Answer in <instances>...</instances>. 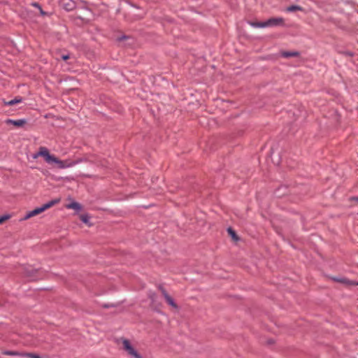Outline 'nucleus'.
I'll return each instance as SVG.
<instances>
[{
    "label": "nucleus",
    "mask_w": 358,
    "mask_h": 358,
    "mask_svg": "<svg viewBox=\"0 0 358 358\" xmlns=\"http://www.w3.org/2000/svg\"><path fill=\"white\" fill-rule=\"evenodd\" d=\"M299 55V52L298 51H282L280 52V56L284 58L298 57Z\"/></svg>",
    "instance_id": "obj_9"
},
{
    "label": "nucleus",
    "mask_w": 358,
    "mask_h": 358,
    "mask_svg": "<svg viewBox=\"0 0 358 358\" xmlns=\"http://www.w3.org/2000/svg\"><path fill=\"white\" fill-rule=\"evenodd\" d=\"M5 355H17V352H14V351H6L4 352Z\"/></svg>",
    "instance_id": "obj_17"
},
{
    "label": "nucleus",
    "mask_w": 358,
    "mask_h": 358,
    "mask_svg": "<svg viewBox=\"0 0 358 358\" xmlns=\"http://www.w3.org/2000/svg\"><path fill=\"white\" fill-rule=\"evenodd\" d=\"M59 201V199H54V200L50 201L49 202L43 204L41 207H38V208L34 209L33 210L29 211L24 216V220H27L34 215H36L43 212L46 209H48V208L53 206L55 204L57 203Z\"/></svg>",
    "instance_id": "obj_2"
},
{
    "label": "nucleus",
    "mask_w": 358,
    "mask_h": 358,
    "mask_svg": "<svg viewBox=\"0 0 358 358\" xmlns=\"http://www.w3.org/2000/svg\"><path fill=\"white\" fill-rule=\"evenodd\" d=\"M25 119L12 120L8 119L6 120L7 124H13L16 127H22L26 123Z\"/></svg>",
    "instance_id": "obj_8"
},
{
    "label": "nucleus",
    "mask_w": 358,
    "mask_h": 358,
    "mask_svg": "<svg viewBox=\"0 0 358 358\" xmlns=\"http://www.w3.org/2000/svg\"><path fill=\"white\" fill-rule=\"evenodd\" d=\"M39 11H40V13L41 14V15H45L47 13L45 12H44L42 9V8L41 7V9H38Z\"/></svg>",
    "instance_id": "obj_20"
},
{
    "label": "nucleus",
    "mask_w": 358,
    "mask_h": 358,
    "mask_svg": "<svg viewBox=\"0 0 358 358\" xmlns=\"http://www.w3.org/2000/svg\"><path fill=\"white\" fill-rule=\"evenodd\" d=\"M354 200L358 202V196L357 197H355Z\"/></svg>",
    "instance_id": "obj_23"
},
{
    "label": "nucleus",
    "mask_w": 358,
    "mask_h": 358,
    "mask_svg": "<svg viewBox=\"0 0 358 358\" xmlns=\"http://www.w3.org/2000/svg\"><path fill=\"white\" fill-rule=\"evenodd\" d=\"M67 208L74 209L76 211H80L82 208L81 205L76 201H73L71 203L67 205Z\"/></svg>",
    "instance_id": "obj_10"
},
{
    "label": "nucleus",
    "mask_w": 358,
    "mask_h": 358,
    "mask_svg": "<svg viewBox=\"0 0 358 358\" xmlns=\"http://www.w3.org/2000/svg\"><path fill=\"white\" fill-rule=\"evenodd\" d=\"M38 156L43 157L48 163H52V160L54 159L55 156L52 155H50L48 150V149L45 147H41L39 148V151L34 155V158L36 159Z\"/></svg>",
    "instance_id": "obj_4"
},
{
    "label": "nucleus",
    "mask_w": 358,
    "mask_h": 358,
    "mask_svg": "<svg viewBox=\"0 0 358 358\" xmlns=\"http://www.w3.org/2000/svg\"><path fill=\"white\" fill-rule=\"evenodd\" d=\"M124 38H127V36H122L120 37V38H118V40H119V41H122V40H123V39H124Z\"/></svg>",
    "instance_id": "obj_22"
},
{
    "label": "nucleus",
    "mask_w": 358,
    "mask_h": 358,
    "mask_svg": "<svg viewBox=\"0 0 358 358\" xmlns=\"http://www.w3.org/2000/svg\"><path fill=\"white\" fill-rule=\"evenodd\" d=\"M283 19L282 17L270 18L264 22H250L249 24L254 28H265L268 27L277 26L282 24Z\"/></svg>",
    "instance_id": "obj_1"
},
{
    "label": "nucleus",
    "mask_w": 358,
    "mask_h": 358,
    "mask_svg": "<svg viewBox=\"0 0 358 358\" xmlns=\"http://www.w3.org/2000/svg\"><path fill=\"white\" fill-rule=\"evenodd\" d=\"M161 290H162V293L164 297V299H166V302L171 306H172L173 308H178V306L176 305V303H175L172 297H171L169 294L167 293V292L162 287H160Z\"/></svg>",
    "instance_id": "obj_7"
},
{
    "label": "nucleus",
    "mask_w": 358,
    "mask_h": 358,
    "mask_svg": "<svg viewBox=\"0 0 358 358\" xmlns=\"http://www.w3.org/2000/svg\"><path fill=\"white\" fill-rule=\"evenodd\" d=\"M227 231L234 240H238V236L236 232L231 227L227 229Z\"/></svg>",
    "instance_id": "obj_14"
},
{
    "label": "nucleus",
    "mask_w": 358,
    "mask_h": 358,
    "mask_svg": "<svg viewBox=\"0 0 358 358\" xmlns=\"http://www.w3.org/2000/svg\"><path fill=\"white\" fill-rule=\"evenodd\" d=\"M22 356L27 358H41L38 355L34 353H24L22 354Z\"/></svg>",
    "instance_id": "obj_15"
},
{
    "label": "nucleus",
    "mask_w": 358,
    "mask_h": 358,
    "mask_svg": "<svg viewBox=\"0 0 358 358\" xmlns=\"http://www.w3.org/2000/svg\"><path fill=\"white\" fill-rule=\"evenodd\" d=\"M59 5L66 10H72L75 6L76 3L73 0H59Z\"/></svg>",
    "instance_id": "obj_6"
},
{
    "label": "nucleus",
    "mask_w": 358,
    "mask_h": 358,
    "mask_svg": "<svg viewBox=\"0 0 358 358\" xmlns=\"http://www.w3.org/2000/svg\"><path fill=\"white\" fill-rule=\"evenodd\" d=\"M123 346L124 350L132 358H142L138 352L131 346L128 340L124 339L123 341Z\"/></svg>",
    "instance_id": "obj_5"
},
{
    "label": "nucleus",
    "mask_w": 358,
    "mask_h": 358,
    "mask_svg": "<svg viewBox=\"0 0 358 358\" xmlns=\"http://www.w3.org/2000/svg\"><path fill=\"white\" fill-rule=\"evenodd\" d=\"M80 219H81L83 222H84L85 224H87L88 225H90V217L88 216L87 214L81 215Z\"/></svg>",
    "instance_id": "obj_13"
},
{
    "label": "nucleus",
    "mask_w": 358,
    "mask_h": 358,
    "mask_svg": "<svg viewBox=\"0 0 358 358\" xmlns=\"http://www.w3.org/2000/svg\"><path fill=\"white\" fill-rule=\"evenodd\" d=\"M61 57H62V59L63 60H67V59L70 57V56H69V54H65V55H62L61 56Z\"/></svg>",
    "instance_id": "obj_18"
},
{
    "label": "nucleus",
    "mask_w": 358,
    "mask_h": 358,
    "mask_svg": "<svg viewBox=\"0 0 358 358\" xmlns=\"http://www.w3.org/2000/svg\"><path fill=\"white\" fill-rule=\"evenodd\" d=\"M22 101V98L21 97H16L9 101H3L4 105L6 106H13L16 103H20Z\"/></svg>",
    "instance_id": "obj_11"
},
{
    "label": "nucleus",
    "mask_w": 358,
    "mask_h": 358,
    "mask_svg": "<svg viewBox=\"0 0 358 358\" xmlns=\"http://www.w3.org/2000/svg\"><path fill=\"white\" fill-rule=\"evenodd\" d=\"M336 281H342L341 280H339V279H336Z\"/></svg>",
    "instance_id": "obj_24"
},
{
    "label": "nucleus",
    "mask_w": 358,
    "mask_h": 358,
    "mask_svg": "<svg viewBox=\"0 0 358 358\" xmlns=\"http://www.w3.org/2000/svg\"><path fill=\"white\" fill-rule=\"evenodd\" d=\"M9 218H10L9 215H3L0 216V224Z\"/></svg>",
    "instance_id": "obj_16"
},
{
    "label": "nucleus",
    "mask_w": 358,
    "mask_h": 358,
    "mask_svg": "<svg viewBox=\"0 0 358 358\" xmlns=\"http://www.w3.org/2000/svg\"><path fill=\"white\" fill-rule=\"evenodd\" d=\"M303 8L297 5H292L287 8V12H294V11H298V10H302Z\"/></svg>",
    "instance_id": "obj_12"
},
{
    "label": "nucleus",
    "mask_w": 358,
    "mask_h": 358,
    "mask_svg": "<svg viewBox=\"0 0 358 358\" xmlns=\"http://www.w3.org/2000/svg\"><path fill=\"white\" fill-rule=\"evenodd\" d=\"M31 5L33 6H34L35 8H37L38 9H41V6L39 5L38 3L34 2V3H31Z\"/></svg>",
    "instance_id": "obj_19"
},
{
    "label": "nucleus",
    "mask_w": 358,
    "mask_h": 358,
    "mask_svg": "<svg viewBox=\"0 0 358 358\" xmlns=\"http://www.w3.org/2000/svg\"><path fill=\"white\" fill-rule=\"evenodd\" d=\"M39 11H40V13L41 14V15H45L47 13L45 12H44L42 9V8L41 7V9H38Z\"/></svg>",
    "instance_id": "obj_21"
},
{
    "label": "nucleus",
    "mask_w": 358,
    "mask_h": 358,
    "mask_svg": "<svg viewBox=\"0 0 358 358\" xmlns=\"http://www.w3.org/2000/svg\"><path fill=\"white\" fill-rule=\"evenodd\" d=\"M80 161H72L70 159L66 160H59L56 157H54V159L52 160V163L57 164L58 167L59 169H67L72 167L77 164H78Z\"/></svg>",
    "instance_id": "obj_3"
}]
</instances>
